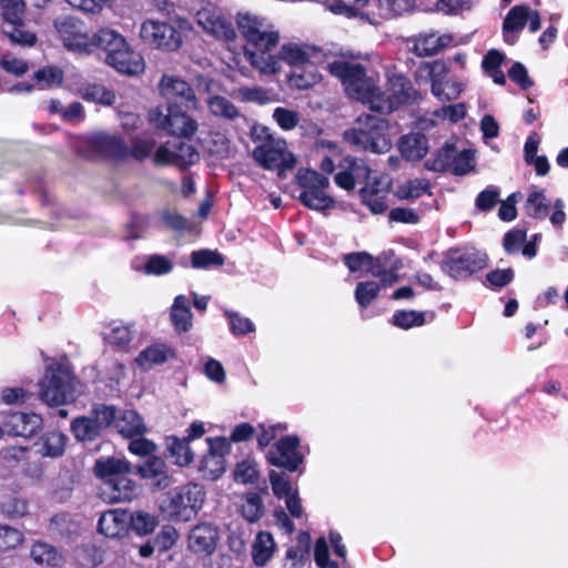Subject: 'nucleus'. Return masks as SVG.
Listing matches in <instances>:
<instances>
[{
	"label": "nucleus",
	"mask_w": 568,
	"mask_h": 568,
	"mask_svg": "<svg viewBox=\"0 0 568 568\" xmlns=\"http://www.w3.org/2000/svg\"><path fill=\"white\" fill-rule=\"evenodd\" d=\"M376 92L369 101L371 110L389 114L400 106L412 105L422 100L420 92L414 88L410 79L396 68L386 71L385 90L375 84Z\"/></svg>",
	"instance_id": "obj_1"
},
{
	"label": "nucleus",
	"mask_w": 568,
	"mask_h": 568,
	"mask_svg": "<svg viewBox=\"0 0 568 568\" xmlns=\"http://www.w3.org/2000/svg\"><path fill=\"white\" fill-rule=\"evenodd\" d=\"M193 30L191 22L180 16H171L165 21L146 19L140 28L142 41L165 52H176L184 39Z\"/></svg>",
	"instance_id": "obj_2"
},
{
	"label": "nucleus",
	"mask_w": 568,
	"mask_h": 568,
	"mask_svg": "<svg viewBox=\"0 0 568 568\" xmlns=\"http://www.w3.org/2000/svg\"><path fill=\"white\" fill-rule=\"evenodd\" d=\"M389 122L373 114H364L357 119V126L346 130L343 139L356 151L385 153L390 150L388 139Z\"/></svg>",
	"instance_id": "obj_3"
},
{
	"label": "nucleus",
	"mask_w": 568,
	"mask_h": 568,
	"mask_svg": "<svg viewBox=\"0 0 568 568\" xmlns=\"http://www.w3.org/2000/svg\"><path fill=\"white\" fill-rule=\"evenodd\" d=\"M204 499L203 487L196 483H187L166 493L161 510L170 520L187 521L197 515Z\"/></svg>",
	"instance_id": "obj_4"
},
{
	"label": "nucleus",
	"mask_w": 568,
	"mask_h": 568,
	"mask_svg": "<svg viewBox=\"0 0 568 568\" xmlns=\"http://www.w3.org/2000/svg\"><path fill=\"white\" fill-rule=\"evenodd\" d=\"M326 70L342 82L345 92L352 99L369 103L376 92V83L367 77V70L362 63L334 60L327 63Z\"/></svg>",
	"instance_id": "obj_5"
},
{
	"label": "nucleus",
	"mask_w": 568,
	"mask_h": 568,
	"mask_svg": "<svg viewBox=\"0 0 568 568\" xmlns=\"http://www.w3.org/2000/svg\"><path fill=\"white\" fill-rule=\"evenodd\" d=\"M488 265L486 253L468 247H450L443 254L440 270L459 281L470 277Z\"/></svg>",
	"instance_id": "obj_6"
},
{
	"label": "nucleus",
	"mask_w": 568,
	"mask_h": 568,
	"mask_svg": "<svg viewBox=\"0 0 568 568\" xmlns=\"http://www.w3.org/2000/svg\"><path fill=\"white\" fill-rule=\"evenodd\" d=\"M116 414L114 405L94 404L90 416H78L71 420L70 430L77 442H94L116 420Z\"/></svg>",
	"instance_id": "obj_7"
},
{
	"label": "nucleus",
	"mask_w": 568,
	"mask_h": 568,
	"mask_svg": "<svg viewBox=\"0 0 568 568\" xmlns=\"http://www.w3.org/2000/svg\"><path fill=\"white\" fill-rule=\"evenodd\" d=\"M192 111L185 108L159 105L150 111L149 120L172 136L191 140L199 128L196 120L189 114Z\"/></svg>",
	"instance_id": "obj_8"
},
{
	"label": "nucleus",
	"mask_w": 568,
	"mask_h": 568,
	"mask_svg": "<svg viewBox=\"0 0 568 568\" xmlns=\"http://www.w3.org/2000/svg\"><path fill=\"white\" fill-rule=\"evenodd\" d=\"M253 158L261 168L276 171L278 176H285V172L296 164L294 154L287 150L286 141L271 134H266L253 150Z\"/></svg>",
	"instance_id": "obj_9"
},
{
	"label": "nucleus",
	"mask_w": 568,
	"mask_h": 568,
	"mask_svg": "<svg viewBox=\"0 0 568 568\" xmlns=\"http://www.w3.org/2000/svg\"><path fill=\"white\" fill-rule=\"evenodd\" d=\"M72 372L64 365L50 366L40 383V398L50 406L64 405L74 399Z\"/></svg>",
	"instance_id": "obj_10"
},
{
	"label": "nucleus",
	"mask_w": 568,
	"mask_h": 568,
	"mask_svg": "<svg viewBox=\"0 0 568 568\" xmlns=\"http://www.w3.org/2000/svg\"><path fill=\"white\" fill-rule=\"evenodd\" d=\"M301 438L298 435H285L275 442L265 455L268 465L282 468L290 473L298 471L304 464V455L298 450Z\"/></svg>",
	"instance_id": "obj_11"
},
{
	"label": "nucleus",
	"mask_w": 568,
	"mask_h": 568,
	"mask_svg": "<svg viewBox=\"0 0 568 568\" xmlns=\"http://www.w3.org/2000/svg\"><path fill=\"white\" fill-rule=\"evenodd\" d=\"M200 159L196 148L189 141L174 140L161 144L153 156L156 166H178L185 170Z\"/></svg>",
	"instance_id": "obj_12"
},
{
	"label": "nucleus",
	"mask_w": 568,
	"mask_h": 568,
	"mask_svg": "<svg viewBox=\"0 0 568 568\" xmlns=\"http://www.w3.org/2000/svg\"><path fill=\"white\" fill-rule=\"evenodd\" d=\"M54 28L68 50L92 52V37L80 19L71 16L58 18L54 20Z\"/></svg>",
	"instance_id": "obj_13"
},
{
	"label": "nucleus",
	"mask_w": 568,
	"mask_h": 568,
	"mask_svg": "<svg viewBox=\"0 0 568 568\" xmlns=\"http://www.w3.org/2000/svg\"><path fill=\"white\" fill-rule=\"evenodd\" d=\"M236 24L244 39L263 52L271 51L278 42L277 32L262 30V21L251 13H239Z\"/></svg>",
	"instance_id": "obj_14"
},
{
	"label": "nucleus",
	"mask_w": 568,
	"mask_h": 568,
	"mask_svg": "<svg viewBox=\"0 0 568 568\" xmlns=\"http://www.w3.org/2000/svg\"><path fill=\"white\" fill-rule=\"evenodd\" d=\"M337 169L338 172L334 175V182L347 192L355 190L357 183L368 181L372 174L369 165L363 159L352 155L341 159Z\"/></svg>",
	"instance_id": "obj_15"
},
{
	"label": "nucleus",
	"mask_w": 568,
	"mask_h": 568,
	"mask_svg": "<svg viewBox=\"0 0 568 568\" xmlns=\"http://www.w3.org/2000/svg\"><path fill=\"white\" fill-rule=\"evenodd\" d=\"M163 95L166 98V106L197 110L199 101L194 89L189 82L175 77L163 75L160 82Z\"/></svg>",
	"instance_id": "obj_16"
},
{
	"label": "nucleus",
	"mask_w": 568,
	"mask_h": 568,
	"mask_svg": "<svg viewBox=\"0 0 568 568\" xmlns=\"http://www.w3.org/2000/svg\"><path fill=\"white\" fill-rule=\"evenodd\" d=\"M2 425L8 435L30 438L38 434L43 426L41 415L26 412H7L2 414Z\"/></svg>",
	"instance_id": "obj_17"
},
{
	"label": "nucleus",
	"mask_w": 568,
	"mask_h": 568,
	"mask_svg": "<svg viewBox=\"0 0 568 568\" xmlns=\"http://www.w3.org/2000/svg\"><path fill=\"white\" fill-rule=\"evenodd\" d=\"M220 538L219 528L211 523L195 525L187 536V548L197 556H211L214 554Z\"/></svg>",
	"instance_id": "obj_18"
},
{
	"label": "nucleus",
	"mask_w": 568,
	"mask_h": 568,
	"mask_svg": "<svg viewBox=\"0 0 568 568\" xmlns=\"http://www.w3.org/2000/svg\"><path fill=\"white\" fill-rule=\"evenodd\" d=\"M87 145L91 152L105 160L122 161L126 159V143L119 134H93L88 139Z\"/></svg>",
	"instance_id": "obj_19"
},
{
	"label": "nucleus",
	"mask_w": 568,
	"mask_h": 568,
	"mask_svg": "<svg viewBox=\"0 0 568 568\" xmlns=\"http://www.w3.org/2000/svg\"><path fill=\"white\" fill-rule=\"evenodd\" d=\"M388 187L382 185V179L374 176L358 190L361 203L366 206L373 214H384L387 209Z\"/></svg>",
	"instance_id": "obj_20"
},
{
	"label": "nucleus",
	"mask_w": 568,
	"mask_h": 568,
	"mask_svg": "<svg viewBox=\"0 0 568 568\" xmlns=\"http://www.w3.org/2000/svg\"><path fill=\"white\" fill-rule=\"evenodd\" d=\"M105 62L120 73L129 75L140 74L145 69L142 55L134 51L128 42L118 51L106 54Z\"/></svg>",
	"instance_id": "obj_21"
},
{
	"label": "nucleus",
	"mask_w": 568,
	"mask_h": 568,
	"mask_svg": "<svg viewBox=\"0 0 568 568\" xmlns=\"http://www.w3.org/2000/svg\"><path fill=\"white\" fill-rule=\"evenodd\" d=\"M136 496V484L126 476L101 483L100 497L109 504L130 501Z\"/></svg>",
	"instance_id": "obj_22"
},
{
	"label": "nucleus",
	"mask_w": 568,
	"mask_h": 568,
	"mask_svg": "<svg viewBox=\"0 0 568 568\" xmlns=\"http://www.w3.org/2000/svg\"><path fill=\"white\" fill-rule=\"evenodd\" d=\"M130 513L120 509H110L99 518L98 532L108 538H122L129 532Z\"/></svg>",
	"instance_id": "obj_23"
},
{
	"label": "nucleus",
	"mask_w": 568,
	"mask_h": 568,
	"mask_svg": "<svg viewBox=\"0 0 568 568\" xmlns=\"http://www.w3.org/2000/svg\"><path fill=\"white\" fill-rule=\"evenodd\" d=\"M448 73L449 69L442 60L423 62L415 71V80L417 82L422 80L425 82L430 81L432 93L435 97H440V94L444 97L442 85H444L445 81L447 80Z\"/></svg>",
	"instance_id": "obj_24"
},
{
	"label": "nucleus",
	"mask_w": 568,
	"mask_h": 568,
	"mask_svg": "<svg viewBox=\"0 0 568 568\" xmlns=\"http://www.w3.org/2000/svg\"><path fill=\"white\" fill-rule=\"evenodd\" d=\"M164 457L179 467L190 466L195 457L191 443L184 437L175 435L166 436L164 439Z\"/></svg>",
	"instance_id": "obj_25"
},
{
	"label": "nucleus",
	"mask_w": 568,
	"mask_h": 568,
	"mask_svg": "<svg viewBox=\"0 0 568 568\" xmlns=\"http://www.w3.org/2000/svg\"><path fill=\"white\" fill-rule=\"evenodd\" d=\"M398 150L405 160L420 161L428 153V138L422 132L405 134L398 140Z\"/></svg>",
	"instance_id": "obj_26"
},
{
	"label": "nucleus",
	"mask_w": 568,
	"mask_h": 568,
	"mask_svg": "<svg viewBox=\"0 0 568 568\" xmlns=\"http://www.w3.org/2000/svg\"><path fill=\"white\" fill-rule=\"evenodd\" d=\"M139 473L144 478L154 479V485L159 489H165L173 484V477L169 474V467L165 459L152 456L142 466Z\"/></svg>",
	"instance_id": "obj_27"
},
{
	"label": "nucleus",
	"mask_w": 568,
	"mask_h": 568,
	"mask_svg": "<svg viewBox=\"0 0 568 568\" xmlns=\"http://www.w3.org/2000/svg\"><path fill=\"white\" fill-rule=\"evenodd\" d=\"M450 41V36L419 34L413 39L412 51L417 57H432L447 47Z\"/></svg>",
	"instance_id": "obj_28"
},
{
	"label": "nucleus",
	"mask_w": 568,
	"mask_h": 568,
	"mask_svg": "<svg viewBox=\"0 0 568 568\" xmlns=\"http://www.w3.org/2000/svg\"><path fill=\"white\" fill-rule=\"evenodd\" d=\"M328 186L302 189L297 200L307 209L314 211L331 210L335 206V200L325 191Z\"/></svg>",
	"instance_id": "obj_29"
},
{
	"label": "nucleus",
	"mask_w": 568,
	"mask_h": 568,
	"mask_svg": "<svg viewBox=\"0 0 568 568\" xmlns=\"http://www.w3.org/2000/svg\"><path fill=\"white\" fill-rule=\"evenodd\" d=\"M93 469L95 476L99 477L102 483L109 479H118L131 473L130 464L115 457L98 459Z\"/></svg>",
	"instance_id": "obj_30"
},
{
	"label": "nucleus",
	"mask_w": 568,
	"mask_h": 568,
	"mask_svg": "<svg viewBox=\"0 0 568 568\" xmlns=\"http://www.w3.org/2000/svg\"><path fill=\"white\" fill-rule=\"evenodd\" d=\"M80 97L91 103H98L105 106H111L115 103L116 94L114 91L105 88L99 83H82L79 87Z\"/></svg>",
	"instance_id": "obj_31"
},
{
	"label": "nucleus",
	"mask_w": 568,
	"mask_h": 568,
	"mask_svg": "<svg viewBox=\"0 0 568 568\" xmlns=\"http://www.w3.org/2000/svg\"><path fill=\"white\" fill-rule=\"evenodd\" d=\"M175 352L164 344H153L148 346L136 357V363L143 368H150L153 365H162L169 358H174Z\"/></svg>",
	"instance_id": "obj_32"
},
{
	"label": "nucleus",
	"mask_w": 568,
	"mask_h": 568,
	"mask_svg": "<svg viewBox=\"0 0 568 568\" xmlns=\"http://www.w3.org/2000/svg\"><path fill=\"white\" fill-rule=\"evenodd\" d=\"M275 541L271 532L260 531L252 546V560L255 566L264 567L272 558Z\"/></svg>",
	"instance_id": "obj_33"
},
{
	"label": "nucleus",
	"mask_w": 568,
	"mask_h": 568,
	"mask_svg": "<svg viewBox=\"0 0 568 568\" xmlns=\"http://www.w3.org/2000/svg\"><path fill=\"white\" fill-rule=\"evenodd\" d=\"M171 321L174 329L186 333L192 327V312L189 300L184 295H178L171 307Z\"/></svg>",
	"instance_id": "obj_34"
},
{
	"label": "nucleus",
	"mask_w": 568,
	"mask_h": 568,
	"mask_svg": "<svg viewBox=\"0 0 568 568\" xmlns=\"http://www.w3.org/2000/svg\"><path fill=\"white\" fill-rule=\"evenodd\" d=\"M68 437L58 430H49L40 438L39 453L44 457L58 458L61 457L67 447Z\"/></svg>",
	"instance_id": "obj_35"
},
{
	"label": "nucleus",
	"mask_w": 568,
	"mask_h": 568,
	"mask_svg": "<svg viewBox=\"0 0 568 568\" xmlns=\"http://www.w3.org/2000/svg\"><path fill=\"white\" fill-rule=\"evenodd\" d=\"M329 10L335 14H341L346 18H359L361 20L368 21L369 17L367 13L361 11L368 4L369 0H325Z\"/></svg>",
	"instance_id": "obj_36"
},
{
	"label": "nucleus",
	"mask_w": 568,
	"mask_h": 568,
	"mask_svg": "<svg viewBox=\"0 0 568 568\" xmlns=\"http://www.w3.org/2000/svg\"><path fill=\"white\" fill-rule=\"evenodd\" d=\"M126 40L123 36L109 28H102L92 36V51L101 49L105 55L123 48Z\"/></svg>",
	"instance_id": "obj_37"
},
{
	"label": "nucleus",
	"mask_w": 568,
	"mask_h": 568,
	"mask_svg": "<svg viewBox=\"0 0 568 568\" xmlns=\"http://www.w3.org/2000/svg\"><path fill=\"white\" fill-rule=\"evenodd\" d=\"M427 315H429L430 321L435 318L434 312L398 310L393 314L390 323L398 328L410 329L423 326L427 322Z\"/></svg>",
	"instance_id": "obj_38"
},
{
	"label": "nucleus",
	"mask_w": 568,
	"mask_h": 568,
	"mask_svg": "<svg viewBox=\"0 0 568 568\" xmlns=\"http://www.w3.org/2000/svg\"><path fill=\"white\" fill-rule=\"evenodd\" d=\"M455 153L456 145L445 142L442 148L436 150L432 158L425 161L424 166L426 170L437 173L450 171Z\"/></svg>",
	"instance_id": "obj_39"
},
{
	"label": "nucleus",
	"mask_w": 568,
	"mask_h": 568,
	"mask_svg": "<svg viewBox=\"0 0 568 568\" xmlns=\"http://www.w3.org/2000/svg\"><path fill=\"white\" fill-rule=\"evenodd\" d=\"M156 141L152 135H135L126 145V159L132 158L138 162H143L151 155L154 156Z\"/></svg>",
	"instance_id": "obj_40"
},
{
	"label": "nucleus",
	"mask_w": 568,
	"mask_h": 568,
	"mask_svg": "<svg viewBox=\"0 0 568 568\" xmlns=\"http://www.w3.org/2000/svg\"><path fill=\"white\" fill-rule=\"evenodd\" d=\"M116 428L126 438L142 436L146 430L143 418L135 410L129 409L116 420Z\"/></svg>",
	"instance_id": "obj_41"
},
{
	"label": "nucleus",
	"mask_w": 568,
	"mask_h": 568,
	"mask_svg": "<svg viewBox=\"0 0 568 568\" xmlns=\"http://www.w3.org/2000/svg\"><path fill=\"white\" fill-rule=\"evenodd\" d=\"M200 23L217 39L226 42H232L236 39V32L232 22L224 17L211 16L204 22L200 21Z\"/></svg>",
	"instance_id": "obj_42"
},
{
	"label": "nucleus",
	"mask_w": 568,
	"mask_h": 568,
	"mask_svg": "<svg viewBox=\"0 0 568 568\" xmlns=\"http://www.w3.org/2000/svg\"><path fill=\"white\" fill-rule=\"evenodd\" d=\"M321 80V74L317 72L316 67L311 62L295 68L288 75L291 87L298 90H306L312 88Z\"/></svg>",
	"instance_id": "obj_43"
},
{
	"label": "nucleus",
	"mask_w": 568,
	"mask_h": 568,
	"mask_svg": "<svg viewBox=\"0 0 568 568\" xmlns=\"http://www.w3.org/2000/svg\"><path fill=\"white\" fill-rule=\"evenodd\" d=\"M31 557L38 564L59 567L63 562L62 554L52 545L37 541L31 547Z\"/></svg>",
	"instance_id": "obj_44"
},
{
	"label": "nucleus",
	"mask_w": 568,
	"mask_h": 568,
	"mask_svg": "<svg viewBox=\"0 0 568 568\" xmlns=\"http://www.w3.org/2000/svg\"><path fill=\"white\" fill-rule=\"evenodd\" d=\"M226 460L214 454L206 453L199 462L197 471L203 479L216 480L225 471Z\"/></svg>",
	"instance_id": "obj_45"
},
{
	"label": "nucleus",
	"mask_w": 568,
	"mask_h": 568,
	"mask_svg": "<svg viewBox=\"0 0 568 568\" xmlns=\"http://www.w3.org/2000/svg\"><path fill=\"white\" fill-rule=\"evenodd\" d=\"M528 18L529 8L525 4L515 6L508 11L503 22V32L507 42V33L521 31L527 24Z\"/></svg>",
	"instance_id": "obj_46"
},
{
	"label": "nucleus",
	"mask_w": 568,
	"mask_h": 568,
	"mask_svg": "<svg viewBox=\"0 0 568 568\" xmlns=\"http://www.w3.org/2000/svg\"><path fill=\"white\" fill-rule=\"evenodd\" d=\"M3 33L11 43L21 47H32L37 42V34L29 30L24 20L3 27Z\"/></svg>",
	"instance_id": "obj_47"
},
{
	"label": "nucleus",
	"mask_w": 568,
	"mask_h": 568,
	"mask_svg": "<svg viewBox=\"0 0 568 568\" xmlns=\"http://www.w3.org/2000/svg\"><path fill=\"white\" fill-rule=\"evenodd\" d=\"M159 525L158 517L143 510L130 513L129 530L139 536H146L154 531Z\"/></svg>",
	"instance_id": "obj_48"
},
{
	"label": "nucleus",
	"mask_w": 568,
	"mask_h": 568,
	"mask_svg": "<svg viewBox=\"0 0 568 568\" xmlns=\"http://www.w3.org/2000/svg\"><path fill=\"white\" fill-rule=\"evenodd\" d=\"M206 103L210 112L214 116H220L226 120H234L240 115V111L235 104L225 97H210Z\"/></svg>",
	"instance_id": "obj_49"
},
{
	"label": "nucleus",
	"mask_w": 568,
	"mask_h": 568,
	"mask_svg": "<svg viewBox=\"0 0 568 568\" xmlns=\"http://www.w3.org/2000/svg\"><path fill=\"white\" fill-rule=\"evenodd\" d=\"M430 184L427 180L414 179L399 185L395 195L399 200H416L423 194H430Z\"/></svg>",
	"instance_id": "obj_50"
},
{
	"label": "nucleus",
	"mask_w": 568,
	"mask_h": 568,
	"mask_svg": "<svg viewBox=\"0 0 568 568\" xmlns=\"http://www.w3.org/2000/svg\"><path fill=\"white\" fill-rule=\"evenodd\" d=\"M549 206L544 190L532 191L527 196L525 211L528 216L542 220L547 215Z\"/></svg>",
	"instance_id": "obj_51"
},
{
	"label": "nucleus",
	"mask_w": 568,
	"mask_h": 568,
	"mask_svg": "<svg viewBox=\"0 0 568 568\" xmlns=\"http://www.w3.org/2000/svg\"><path fill=\"white\" fill-rule=\"evenodd\" d=\"M3 27L24 20L26 2L23 0H0Z\"/></svg>",
	"instance_id": "obj_52"
},
{
	"label": "nucleus",
	"mask_w": 568,
	"mask_h": 568,
	"mask_svg": "<svg viewBox=\"0 0 568 568\" xmlns=\"http://www.w3.org/2000/svg\"><path fill=\"white\" fill-rule=\"evenodd\" d=\"M278 58L294 68L311 63L307 52L296 43L283 44Z\"/></svg>",
	"instance_id": "obj_53"
},
{
	"label": "nucleus",
	"mask_w": 568,
	"mask_h": 568,
	"mask_svg": "<svg viewBox=\"0 0 568 568\" xmlns=\"http://www.w3.org/2000/svg\"><path fill=\"white\" fill-rule=\"evenodd\" d=\"M381 292V285L374 281L358 282L354 292L361 308H367Z\"/></svg>",
	"instance_id": "obj_54"
},
{
	"label": "nucleus",
	"mask_w": 568,
	"mask_h": 568,
	"mask_svg": "<svg viewBox=\"0 0 568 568\" xmlns=\"http://www.w3.org/2000/svg\"><path fill=\"white\" fill-rule=\"evenodd\" d=\"M260 470L257 463L252 459L239 462L233 471V478L240 484H255L258 479Z\"/></svg>",
	"instance_id": "obj_55"
},
{
	"label": "nucleus",
	"mask_w": 568,
	"mask_h": 568,
	"mask_svg": "<svg viewBox=\"0 0 568 568\" xmlns=\"http://www.w3.org/2000/svg\"><path fill=\"white\" fill-rule=\"evenodd\" d=\"M264 514L262 498L256 493H250L245 497V503L241 506V515L248 523H256Z\"/></svg>",
	"instance_id": "obj_56"
},
{
	"label": "nucleus",
	"mask_w": 568,
	"mask_h": 568,
	"mask_svg": "<svg viewBox=\"0 0 568 568\" xmlns=\"http://www.w3.org/2000/svg\"><path fill=\"white\" fill-rule=\"evenodd\" d=\"M224 257L221 253L211 250H199L191 253V265L193 268H207L210 266H221Z\"/></svg>",
	"instance_id": "obj_57"
},
{
	"label": "nucleus",
	"mask_w": 568,
	"mask_h": 568,
	"mask_svg": "<svg viewBox=\"0 0 568 568\" xmlns=\"http://www.w3.org/2000/svg\"><path fill=\"white\" fill-rule=\"evenodd\" d=\"M295 180L301 189L329 186V179L313 169H298Z\"/></svg>",
	"instance_id": "obj_58"
},
{
	"label": "nucleus",
	"mask_w": 568,
	"mask_h": 568,
	"mask_svg": "<svg viewBox=\"0 0 568 568\" xmlns=\"http://www.w3.org/2000/svg\"><path fill=\"white\" fill-rule=\"evenodd\" d=\"M33 79L41 89L61 85L63 83V71L59 67H43L34 72Z\"/></svg>",
	"instance_id": "obj_59"
},
{
	"label": "nucleus",
	"mask_w": 568,
	"mask_h": 568,
	"mask_svg": "<svg viewBox=\"0 0 568 568\" xmlns=\"http://www.w3.org/2000/svg\"><path fill=\"white\" fill-rule=\"evenodd\" d=\"M475 170V155L470 149L454 154V161L450 168L452 174L464 176Z\"/></svg>",
	"instance_id": "obj_60"
},
{
	"label": "nucleus",
	"mask_w": 568,
	"mask_h": 568,
	"mask_svg": "<svg viewBox=\"0 0 568 568\" xmlns=\"http://www.w3.org/2000/svg\"><path fill=\"white\" fill-rule=\"evenodd\" d=\"M49 528L53 532L64 537L73 534L78 525L68 513H59L50 518Z\"/></svg>",
	"instance_id": "obj_61"
},
{
	"label": "nucleus",
	"mask_w": 568,
	"mask_h": 568,
	"mask_svg": "<svg viewBox=\"0 0 568 568\" xmlns=\"http://www.w3.org/2000/svg\"><path fill=\"white\" fill-rule=\"evenodd\" d=\"M270 483L272 486L273 494L276 498L282 499L286 496L292 495V484L290 477L285 473H278L271 470L268 474Z\"/></svg>",
	"instance_id": "obj_62"
},
{
	"label": "nucleus",
	"mask_w": 568,
	"mask_h": 568,
	"mask_svg": "<svg viewBox=\"0 0 568 568\" xmlns=\"http://www.w3.org/2000/svg\"><path fill=\"white\" fill-rule=\"evenodd\" d=\"M23 534L7 525H0V551L16 549L23 542Z\"/></svg>",
	"instance_id": "obj_63"
},
{
	"label": "nucleus",
	"mask_w": 568,
	"mask_h": 568,
	"mask_svg": "<svg viewBox=\"0 0 568 568\" xmlns=\"http://www.w3.org/2000/svg\"><path fill=\"white\" fill-rule=\"evenodd\" d=\"M500 191L495 185H488L480 191L475 200L476 209L480 212H489L499 202Z\"/></svg>",
	"instance_id": "obj_64"
}]
</instances>
